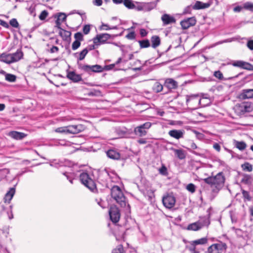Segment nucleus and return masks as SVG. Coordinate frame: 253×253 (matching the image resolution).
Here are the masks:
<instances>
[{
  "instance_id": "0e129e2a",
  "label": "nucleus",
  "mask_w": 253,
  "mask_h": 253,
  "mask_svg": "<svg viewBox=\"0 0 253 253\" xmlns=\"http://www.w3.org/2000/svg\"><path fill=\"white\" fill-rule=\"evenodd\" d=\"M115 66H116L115 64L114 63V64L105 65V66H104V67H103V68L104 69V70L109 71V70L114 69Z\"/></svg>"
},
{
  "instance_id": "bf43d9fd",
  "label": "nucleus",
  "mask_w": 253,
  "mask_h": 253,
  "mask_svg": "<svg viewBox=\"0 0 253 253\" xmlns=\"http://www.w3.org/2000/svg\"><path fill=\"white\" fill-rule=\"evenodd\" d=\"M135 33L134 31H131L126 36V38L128 40H134L135 39Z\"/></svg>"
},
{
  "instance_id": "c85d7f7f",
  "label": "nucleus",
  "mask_w": 253,
  "mask_h": 253,
  "mask_svg": "<svg viewBox=\"0 0 253 253\" xmlns=\"http://www.w3.org/2000/svg\"><path fill=\"white\" fill-rule=\"evenodd\" d=\"M15 192V188L14 187L10 188L9 190L5 194L4 197L5 203H9L12 199Z\"/></svg>"
},
{
  "instance_id": "13d9d810",
  "label": "nucleus",
  "mask_w": 253,
  "mask_h": 253,
  "mask_svg": "<svg viewBox=\"0 0 253 253\" xmlns=\"http://www.w3.org/2000/svg\"><path fill=\"white\" fill-rule=\"evenodd\" d=\"M81 45V42L75 40L72 43V48L73 50H75L77 49Z\"/></svg>"
},
{
  "instance_id": "6ab92c4d",
  "label": "nucleus",
  "mask_w": 253,
  "mask_h": 253,
  "mask_svg": "<svg viewBox=\"0 0 253 253\" xmlns=\"http://www.w3.org/2000/svg\"><path fill=\"white\" fill-rule=\"evenodd\" d=\"M11 62L12 63L17 62L23 58V52L21 48L18 49L17 51L13 53H10Z\"/></svg>"
},
{
  "instance_id": "680f3d73",
  "label": "nucleus",
  "mask_w": 253,
  "mask_h": 253,
  "mask_svg": "<svg viewBox=\"0 0 253 253\" xmlns=\"http://www.w3.org/2000/svg\"><path fill=\"white\" fill-rule=\"evenodd\" d=\"M28 11L31 15H32L34 17H35L36 16V8L35 6H30L28 9Z\"/></svg>"
},
{
  "instance_id": "dca6fc26",
  "label": "nucleus",
  "mask_w": 253,
  "mask_h": 253,
  "mask_svg": "<svg viewBox=\"0 0 253 253\" xmlns=\"http://www.w3.org/2000/svg\"><path fill=\"white\" fill-rule=\"evenodd\" d=\"M238 98L240 99H247L253 98V89H244L239 94Z\"/></svg>"
},
{
  "instance_id": "a19ab883",
  "label": "nucleus",
  "mask_w": 253,
  "mask_h": 253,
  "mask_svg": "<svg viewBox=\"0 0 253 253\" xmlns=\"http://www.w3.org/2000/svg\"><path fill=\"white\" fill-rule=\"evenodd\" d=\"M240 68L248 71H253V65L242 60Z\"/></svg>"
},
{
  "instance_id": "2eb2a0df",
  "label": "nucleus",
  "mask_w": 253,
  "mask_h": 253,
  "mask_svg": "<svg viewBox=\"0 0 253 253\" xmlns=\"http://www.w3.org/2000/svg\"><path fill=\"white\" fill-rule=\"evenodd\" d=\"M185 131L183 129H172L169 131V135L176 139H179L184 137Z\"/></svg>"
},
{
  "instance_id": "0eeeda50",
  "label": "nucleus",
  "mask_w": 253,
  "mask_h": 253,
  "mask_svg": "<svg viewBox=\"0 0 253 253\" xmlns=\"http://www.w3.org/2000/svg\"><path fill=\"white\" fill-rule=\"evenodd\" d=\"M162 202L166 208L171 209L174 206L176 199L172 192L166 193L163 197Z\"/></svg>"
},
{
  "instance_id": "bb28decb",
  "label": "nucleus",
  "mask_w": 253,
  "mask_h": 253,
  "mask_svg": "<svg viewBox=\"0 0 253 253\" xmlns=\"http://www.w3.org/2000/svg\"><path fill=\"white\" fill-rule=\"evenodd\" d=\"M88 52V50L87 48L84 49L80 52H76L73 54L75 58L77 59V62L83 60L85 57L86 55Z\"/></svg>"
},
{
  "instance_id": "f8f14e48",
  "label": "nucleus",
  "mask_w": 253,
  "mask_h": 253,
  "mask_svg": "<svg viewBox=\"0 0 253 253\" xmlns=\"http://www.w3.org/2000/svg\"><path fill=\"white\" fill-rule=\"evenodd\" d=\"M164 86L168 89L167 91L163 93V94H165L169 93L172 89L177 88L178 87V83L173 79L169 78L165 80Z\"/></svg>"
},
{
  "instance_id": "72a5a7b5",
  "label": "nucleus",
  "mask_w": 253,
  "mask_h": 253,
  "mask_svg": "<svg viewBox=\"0 0 253 253\" xmlns=\"http://www.w3.org/2000/svg\"><path fill=\"white\" fill-rule=\"evenodd\" d=\"M242 178L241 180V182L246 185H250L253 182V177L251 175L243 173L242 174Z\"/></svg>"
},
{
  "instance_id": "7c9ffc66",
  "label": "nucleus",
  "mask_w": 253,
  "mask_h": 253,
  "mask_svg": "<svg viewBox=\"0 0 253 253\" xmlns=\"http://www.w3.org/2000/svg\"><path fill=\"white\" fill-rule=\"evenodd\" d=\"M189 145L190 146V148H186V149L192 153L197 155V156H200V154L196 151H194V150L197 149L198 150H200L201 149L199 148L197 145L193 141H190L189 142Z\"/></svg>"
},
{
  "instance_id": "5fc2aeb1",
  "label": "nucleus",
  "mask_w": 253,
  "mask_h": 253,
  "mask_svg": "<svg viewBox=\"0 0 253 253\" xmlns=\"http://www.w3.org/2000/svg\"><path fill=\"white\" fill-rule=\"evenodd\" d=\"M74 38L75 39V40L79 41H83L84 40V36L83 35L81 32H77L74 35Z\"/></svg>"
},
{
  "instance_id": "49530a36",
  "label": "nucleus",
  "mask_w": 253,
  "mask_h": 253,
  "mask_svg": "<svg viewBox=\"0 0 253 253\" xmlns=\"http://www.w3.org/2000/svg\"><path fill=\"white\" fill-rule=\"evenodd\" d=\"M159 172L160 174L164 176H167L169 174L168 169L164 164H162L161 167L159 168Z\"/></svg>"
},
{
  "instance_id": "052dcab7",
  "label": "nucleus",
  "mask_w": 253,
  "mask_h": 253,
  "mask_svg": "<svg viewBox=\"0 0 253 253\" xmlns=\"http://www.w3.org/2000/svg\"><path fill=\"white\" fill-rule=\"evenodd\" d=\"M213 75L217 79L221 80L223 79L222 73L220 71H216L214 72Z\"/></svg>"
},
{
  "instance_id": "c756f323",
  "label": "nucleus",
  "mask_w": 253,
  "mask_h": 253,
  "mask_svg": "<svg viewBox=\"0 0 253 253\" xmlns=\"http://www.w3.org/2000/svg\"><path fill=\"white\" fill-rule=\"evenodd\" d=\"M63 175H65L69 181L71 183L73 184V180L77 179L78 176L77 174L74 172H62Z\"/></svg>"
},
{
  "instance_id": "a18cd8bd",
  "label": "nucleus",
  "mask_w": 253,
  "mask_h": 253,
  "mask_svg": "<svg viewBox=\"0 0 253 253\" xmlns=\"http://www.w3.org/2000/svg\"><path fill=\"white\" fill-rule=\"evenodd\" d=\"M101 91L100 90L93 89L87 93L88 96H99L101 95Z\"/></svg>"
},
{
  "instance_id": "69168bd1",
  "label": "nucleus",
  "mask_w": 253,
  "mask_h": 253,
  "mask_svg": "<svg viewBox=\"0 0 253 253\" xmlns=\"http://www.w3.org/2000/svg\"><path fill=\"white\" fill-rule=\"evenodd\" d=\"M83 32L85 35L88 34L90 30V27L89 25H85L83 27Z\"/></svg>"
},
{
  "instance_id": "3c124183",
  "label": "nucleus",
  "mask_w": 253,
  "mask_h": 253,
  "mask_svg": "<svg viewBox=\"0 0 253 253\" xmlns=\"http://www.w3.org/2000/svg\"><path fill=\"white\" fill-rule=\"evenodd\" d=\"M67 130H68V126L58 127L55 129V132L67 134L68 133V131Z\"/></svg>"
},
{
  "instance_id": "a211bd4d",
  "label": "nucleus",
  "mask_w": 253,
  "mask_h": 253,
  "mask_svg": "<svg viewBox=\"0 0 253 253\" xmlns=\"http://www.w3.org/2000/svg\"><path fill=\"white\" fill-rule=\"evenodd\" d=\"M211 209V208H209L207 211V212L208 213L207 216H204L203 217H200V219L198 222H200V224L202 226V227L203 226H208L210 224V217H211V213H210V210Z\"/></svg>"
},
{
  "instance_id": "2f4dec72",
  "label": "nucleus",
  "mask_w": 253,
  "mask_h": 253,
  "mask_svg": "<svg viewBox=\"0 0 253 253\" xmlns=\"http://www.w3.org/2000/svg\"><path fill=\"white\" fill-rule=\"evenodd\" d=\"M158 1V0H156L153 2L143 3L144 11H150L155 8L157 6Z\"/></svg>"
},
{
  "instance_id": "ea45409f",
  "label": "nucleus",
  "mask_w": 253,
  "mask_h": 253,
  "mask_svg": "<svg viewBox=\"0 0 253 253\" xmlns=\"http://www.w3.org/2000/svg\"><path fill=\"white\" fill-rule=\"evenodd\" d=\"M241 167L244 171L251 172L253 171V167L252 164L249 162H245L242 164Z\"/></svg>"
},
{
  "instance_id": "37998d69",
  "label": "nucleus",
  "mask_w": 253,
  "mask_h": 253,
  "mask_svg": "<svg viewBox=\"0 0 253 253\" xmlns=\"http://www.w3.org/2000/svg\"><path fill=\"white\" fill-rule=\"evenodd\" d=\"M241 192L244 202L251 201L252 200V197L248 191L242 189Z\"/></svg>"
},
{
  "instance_id": "6e6d98bb",
  "label": "nucleus",
  "mask_w": 253,
  "mask_h": 253,
  "mask_svg": "<svg viewBox=\"0 0 253 253\" xmlns=\"http://www.w3.org/2000/svg\"><path fill=\"white\" fill-rule=\"evenodd\" d=\"M48 15V12L47 10H44L42 11L40 15H39V19L41 20H44L47 17Z\"/></svg>"
},
{
  "instance_id": "aec40b11",
  "label": "nucleus",
  "mask_w": 253,
  "mask_h": 253,
  "mask_svg": "<svg viewBox=\"0 0 253 253\" xmlns=\"http://www.w3.org/2000/svg\"><path fill=\"white\" fill-rule=\"evenodd\" d=\"M111 174H115L116 173L113 171H109L108 169H105L99 172L98 177V180L103 181L104 179L102 178V177H105V180H107L108 177L112 178V176H111Z\"/></svg>"
},
{
  "instance_id": "6e6552de",
  "label": "nucleus",
  "mask_w": 253,
  "mask_h": 253,
  "mask_svg": "<svg viewBox=\"0 0 253 253\" xmlns=\"http://www.w3.org/2000/svg\"><path fill=\"white\" fill-rule=\"evenodd\" d=\"M151 126V123L147 122L135 127L134 132L139 137L145 136L147 133L148 129L150 128Z\"/></svg>"
},
{
  "instance_id": "7ed1b4c3",
  "label": "nucleus",
  "mask_w": 253,
  "mask_h": 253,
  "mask_svg": "<svg viewBox=\"0 0 253 253\" xmlns=\"http://www.w3.org/2000/svg\"><path fill=\"white\" fill-rule=\"evenodd\" d=\"M79 177L81 182L91 191L94 192L97 191L94 181L86 172H82L80 174Z\"/></svg>"
},
{
  "instance_id": "9b49d317",
  "label": "nucleus",
  "mask_w": 253,
  "mask_h": 253,
  "mask_svg": "<svg viewBox=\"0 0 253 253\" xmlns=\"http://www.w3.org/2000/svg\"><path fill=\"white\" fill-rule=\"evenodd\" d=\"M196 22V19L193 16L184 19L180 22V24L182 29L186 30L191 26H195Z\"/></svg>"
},
{
  "instance_id": "cd10ccee",
  "label": "nucleus",
  "mask_w": 253,
  "mask_h": 253,
  "mask_svg": "<svg viewBox=\"0 0 253 253\" xmlns=\"http://www.w3.org/2000/svg\"><path fill=\"white\" fill-rule=\"evenodd\" d=\"M9 136L16 140H22L27 136V134L24 132L12 131L9 132Z\"/></svg>"
},
{
  "instance_id": "b1692460",
  "label": "nucleus",
  "mask_w": 253,
  "mask_h": 253,
  "mask_svg": "<svg viewBox=\"0 0 253 253\" xmlns=\"http://www.w3.org/2000/svg\"><path fill=\"white\" fill-rule=\"evenodd\" d=\"M0 74L4 75L5 80L7 82L14 83L16 81L17 76L16 75L7 73L3 70H0Z\"/></svg>"
},
{
  "instance_id": "4be33fe9",
  "label": "nucleus",
  "mask_w": 253,
  "mask_h": 253,
  "mask_svg": "<svg viewBox=\"0 0 253 253\" xmlns=\"http://www.w3.org/2000/svg\"><path fill=\"white\" fill-rule=\"evenodd\" d=\"M106 155L109 158L115 160H118L121 158V154L115 149H109L106 152Z\"/></svg>"
},
{
  "instance_id": "8fccbe9b",
  "label": "nucleus",
  "mask_w": 253,
  "mask_h": 253,
  "mask_svg": "<svg viewBox=\"0 0 253 253\" xmlns=\"http://www.w3.org/2000/svg\"><path fill=\"white\" fill-rule=\"evenodd\" d=\"M124 252V247L122 245H119L117 247L112 250L111 253H123Z\"/></svg>"
},
{
  "instance_id": "9d476101",
  "label": "nucleus",
  "mask_w": 253,
  "mask_h": 253,
  "mask_svg": "<svg viewBox=\"0 0 253 253\" xmlns=\"http://www.w3.org/2000/svg\"><path fill=\"white\" fill-rule=\"evenodd\" d=\"M112 35L107 33L97 34L95 37L93 39V43L96 45H99L100 44H103L106 42V41L111 38Z\"/></svg>"
},
{
  "instance_id": "c9c22d12",
  "label": "nucleus",
  "mask_w": 253,
  "mask_h": 253,
  "mask_svg": "<svg viewBox=\"0 0 253 253\" xmlns=\"http://www.w3.org/2000/svg\"><path fill=\"white\" fill-rule=\"evenodd\" d=\"M0 60L1 62L7 64H11L12 62H11V55L10 53L7 54L6 53H2L0 55Z\"/></svg>"
},
{
  "instance_id": "e433bc0d",
  "label": "nucleus",
  "mask_w": 253,
  "mask_h": 253,
  "mask_svg": "<svg viewBox=\"0 0 253 253\" xmlns=\"http://www.w3.org/2000/svg\"><path fill=\"white\" fill-rule=\"evenodd\" d=\"M202 228V226L200 224V222H196L191 224H190L187 226V229L189 230L197 231Z\"/></svg>"
},
{
  "instance_id": "774afa93",
  "label": "nucleus",
  "mask_w": 253,
  "mask_h": 253,
  "mask_svg": "<svg viewBox=\"0 0 253 253\" xmlns=\"http://www.w3.org/2000/svg\"><path fill=\"white\" fill-rule=\"evenodd\" d=\"M242 60H235L232 63V65L234 67L241 68Z\"/></svg>"
},
{
  "instance_id": "4d7b16f0",
  "label": "nucleus",
  "mask_w": 253,
  "mask_h": 253,
  "mask_svg": "<svg viewBox=\"0 0 253 253\" xmlns=\"http://www.w3.org/2000/svg\"><path fill=\"white\" fill-rule=\"evenodd\" d=\"M92 68L94 69V73H100L104 71L103 67L97 64L93 65Z\"/></svg>"
},
{
  "instance_id": "ddd939ff",
  "label": "nucleus",
  "mask_w": 253,
  "mask_h": 253,
  "mask_svg": "<svg viewBox=\"0 0 253 253\" xmlns=\"http://www.w3.org/2000/svg\"><path fill=\"white\" fill-rule=\"evenodd\" d=\"M53 17L55 18H56V20L55 21V27H57L58 29H60V30L63 29L61 27V25L62 22H64L66 20L67 15H66V14L62 12H59L54 14L53 15Z\"/></svg>"
},
{
  "instance_id": "473e14b6",
  "label": "nucleus",
  "mask_w": 253,
  "mask_h": 253,
  "mask_svg": "<svg viewBox=\"0 0 253 253\" xmlns=\"http://www.w3.org/2000/svg\"><path fill=\"white\" fill-rule=\"evenodd\" d=\"M208 239L207 237L202 238L201 239L191 241L190 246L196 247L198 245H205L208 243Z\"/></svg>"
},
{
  "instance_id": "c03bdc74",
  "label": "nucleus",
  "mask_w": 253,
  "mask_h": 253,
  "mask_svg": "<svg viewBox=\"0 0 253 253\" xmlns=\"http://www.w3.org/2000/svg\"><path fill=\"white\" fill-rule=\"evenodd\" d=\"M138 42L141 48H147L150 46L149 41L147 39L139 41Z\"/></svg>"
},
{
  "instance_id": "79ce46f5",
  "label": "nucleus",
  "mask_w": 253,
  "mask_h": 253,
  "mask_svg": "<svg viewBox=\"0 0 253 253\" xmlns=\"http://www.w3.org/2000/svg\"><path fill=\"white\" fill-rule=\"evenodd\" d=\"M235 145L241 151L245 150L247 147V144L244 141H235Z\"/></svg>"
},
{
  "instance_id": "20e7f679",
  "label": "nucleus",
  "mask_w": 253,
  "mask_h": 253,
  "mask_svg": "<svg viewBox=\"0 0 253 253\" xmlns=\"http://www.w3.org/2000/svg\"><path fill=\"white\" fill-rule=\"evenodd\" d=\"M234 110L238 116L242 117L246 113L251 112L253 110V106L251 102H243L237 104L234 107Z\"/></svg>"
},
{
  "instance_id": "f704fd0d",
  "label": "nucleus",
  "mask_w": 253,
  "mask_h": 253,
  "mask_svg": "<svg viewBox=\"0 0 253 253\" xmlns=\"http://www.w3.org/2000/svg\"><path fill=\"white\" fill-rule=\"evenodd\" d=\"M151 42H152V47L156 48L161 44L160 38L157 35H154L151 38Z\"/></svg>"
},
{
  "instance_id": "1a4fd4ad",
  "label": "nucleus",
  "mask_w": 253,
  "mask_h": 253,
  "mask_svg": "<svg viewBox=\"0 0 253 253\" xmlns=\"http://www.w3.org/2000/svg\"><path fill=\"white\" fill-rule=\"evenodd\" d=\"M109 214L110 218L113 223H117L119 222L121 214L119 208L116 205L111 206Z\"/></svg>"
},
{
  "instance_id": "09e8293b",
  "label": "nucleus",
  "mask_w": 253,
  "mask_h": 253,
  "mask_svg": "<svg viewBox=\"0 0 253 253\" xmlns=\"http://www.w3.org/2000/svg\"><path fill=\"white\" fill-rule=\"evenodd\" d=\"M243 8L253 12V3L250 1L246 2L244 4Z\"/></svg>"
},
{
  "instance_id": "603ef678",
  "label": "nucleus",
  "mask_w": 253,
  "mask_h": 253,
  "mask_svg": "<svg viewBox=\"0 0 253 253\" xmlns=\"http://www.w3.org/2000/svg\"><path fill=\"white\" fill-rule=\"evenodd\" d=\"M9 24L13 27L19 28V24L15 18H12L9 21Z\"/></svg>"
},
{
  "instance_id": "39448f33",
  "label": "nucleus",
  "mask_w": 253,
  "mask_h": 253,
  "mask_svg": "<svg viewBox=\"0 0 253 253\" xmlns=\"http://www.w3.org/2000/svg\"><path fill=\"white\" fill-rule=\"evenodd\" d=\"M201 99L197 94L187 95L186 96V105L189 106L192 110L199 108L201 105Z\"/></svg>"
},
{
  "instance_id": "f3484780",
  "label": "nucleus",
  "mask_w": 253,
  "mask_h": 253,
  "mask_svg": "<svg viewBox=\"0 0 253 253\" xmlns=\"http://www.w3.org/2000/svg\"><path fill=\"white\" fill-rule=\"evenodd\" d=\"M84 130L83 126L82 125H72L68 126V133L77 134Z\"/></svg>"
},
{
  "instance_id": "4468645a",
  "label": "nucleus",
  "mask_w": 253,
  "mask_h": 253,
  "mask_svg": "<svg viewBox=\"0 0 253 253\" xmlns=\"http://www.w3.org/2000/svg\"><path fill=\"white\" fill-rule=\"evenodd\" d=\"M66 72V77L73 83H78L83 81L81 75L76 74L75 71H70L69 70H67Z\"/></svg>"
},
{
  "instance_id": "f03ea898",
  "label": "nucleus",
  "mask_w": 253,
  "mask_h": 253,
  "mask_svg": "<svg viewBox=\"0 0 253 253\" xmlns=\"http://www.w3.org/2000/svg\"><path fill=\"white\" fill-rule=\"evenodd\" d=\"M111 195L121 207L124 208L126 206V198L120 187L114 185L111 189Z\"/></svg>"
},
{
  "instance_id": "58836bf2",
  "label": "nucleus",
  "mask_w": 253,
  "mask_h": 253,
  "mask_svg": "<svg viewBox=\"0 0 253 253\" xmlns=\"http://www.w3.org/2000/svg\"><path fill=\"white\" fill-rule=\"evenodd\" d=\"M164 86L161 83L157 82L154 83L152 87V90L154 92L158 93L163 90Z\"/></svg>"
},
{
  "instance_id": "412c9836",
  "label": "nucleus",
  "mask_w": 253,
  "mask_h": 253,
  "mask_svg": "<svg viewBox=\"0 0 253 253\" xmlns=\"http://www.w3.org/2000/svg\"><path fill=\"white\" fill-rule=\"evenodd\" d=\"M164 25H169L171 23H175L176 20L173 16L168 14H164L161 17Z\"/></svg>"
},
{
  "instance_id": "338daca9",
  "label": "nucleus",
  "mask_w": 253,
  "mask_h": 253,
  "mask_svg": "<svg viewBox=\"0 0 253 253\" xmlns=\"http://www.w3.org/2000/svg\"><path fill=\"white\" fill-rule=\"evenodd\" d=\"M50 166L51 167H54L55 168H58L59 167H62L64 166L62 162L60 163H54L53 162H51L50 164Z\"/></svg>"
},
{
  "instance_id": "f257e3e1",
  "label": "nucleus",
  "mask_w": 253,
  "mask_h": 253,
  "mask_svg": "<svg viewBox=\"0 0 253 253\" xmlns=\"http://www.w3.org/2000/svg\"><path fill=\"white\" fill-rule=\"evenodd\" d=\"M203 180L212 188V192L218 193L224 186L225 177L223 172H219L216 175L209 176Z\"/></svg>"
},
{
  "instance_id": "de8ad7c7",
  "label": "nucleus",
  "mask_w": 253,
  "mask_h": 253,
  "mask_svg": "<svg viewBox=\"0 0 253 253\" xmlns=\"http://www.w3.org/2000/svg\"><path fill=\"white\" fill-rule=\"evenodd\" d=\"M123 3L125 6L128 9H132L135 7V5L131 0H124Z\"/></svg>"
},
{
  "instance_id": "e2e57ef3",
  "label": "nucleus",
  "mask_w": 253,
  "mask_h": 253,
  "mask_svg": "<svg viewBox=\"0 0 253 253\" xmlns=\"http://www.w3.org/2000/svg\"><path fill=\"white\" fill-rule=\"evenodd\" d=\"M186 248L192 253H200L199 251L196 250V247H194L191 246H186Z\"/></svg>"
},
{
  "instance_id": "393cba45",
  "label": "nucleus",
  "mask_w": 253,
  "mask_h": 253,
  "mask_svg": "<svg viewBox=\"0 0 253 253\" xmlns=\"http://www.w3.org/2000/svg\"><path fill=\"white\" fill-rule=\"evenodd\" d=\"M211 4V2L203 3L200 1H196L195 4L192 6V9L199 10L205 9L209 7Z\"/></svg>"
},
{
  "instance_id": "a878e982",
  "label": "nucleus",
  "mask_w": 253,
  "mask_h": 253,
  "mask_svg": "<svg viewBox=\"0 0 253 253\" xmlns=\"http://www.w3.org/2000/svg\"><path fill=\"white\" fill-rule=\"evenodd\" d=\"M59 35L62 37L63 41L69 42L71 41V32L70 31L61 29L59 31Z\"/></svg>"
},
{
  "instance_id": "4c0bfd02",
  "label": "nucleus",
  "mask_w": 253,
  "mask_h": 253,
  "mask_svg": "<svg viewBox=\"0 0 253 253\" xmlns=\"http://www.w3.org/2000/svg\"><path fill=\"white\" fill-rule=\"evenodd\" d=\"M172 150L174 153L175 155L177 156V157L180 159V160H183L186 157L185 154L184 153V151L182 149H175L174 148H172L171 149Z\"/></svg>"
},
{
  "instance_id": "423d86ee",
  "label": "nucleus",
  "mask_w": 253,
  "mask_h": 253,
  "mask_svg": "<svg viewBox=\"0 0 253 253\" xmlns=\"http://www.w3.org/2000/svg\"><path fill=\"white\" fill-rule=\"evenodd\" d=\"M227 246L226 243L218 241L217 243L213 244L208 248V253H220L226 251Z\"/></svg>"
},
{
  "instance_id": "5701e85b",
  "label": "nucleus",
  "mask_w": 253,
  "mask_h": 253,
  "mask_svg": "<svg viewBox=\"0 0 253 253\" xmlns=\"http://www.w3.org/2000/svg\"><path fill=\"white\" fill-rule=\"evenodd\" d=\"M77 65L79 69L83 70L89 74H90L91 72L94 73V69L92 68L93 65H84L79 62H77Z\"/></svg>"
},
{
  "instance_id": "864d4df0",
  "label": "nucleus",
  "mask_w": 253,
  "mask_h": 253,
  "mask_svg": "<svg viewBox=\"0 0 253 253\" xmlns=\"http://www.w3.org/2000/svg\"><path fill=\"white\" fill-rule=\"evenodd\" d=\"M186 189L188 191L193 193L195 192L196 186L193 183H189L187 185Z\"/></svg>"
}]
</instances>
